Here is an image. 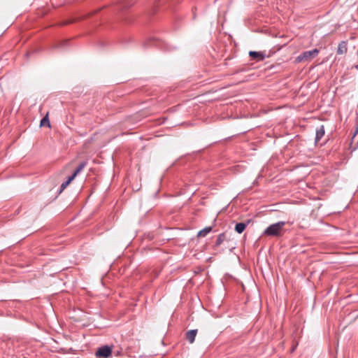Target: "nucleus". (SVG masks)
I'll return each mask as SVG.
<instances>
[{
    "instance_id": "nucleus-1",
    "label": "nucleus",
    "mask_w": 358,
    "mask_h": 358,
    "mask_svg": "<svg viewBox=\"0 0 358 358\" xmlns=\"http://www.w3.org/2000/svg\"><path fill=\"white\" fill-rule=\"evenodd\" d=\"M285 222L280 221L277 223L269 225L263 232V235L267 236H280Z\"/></svg>"
},
{
    "instance_id": "nucleus-2",
    "label": "nucleus",
    "mask_w": 358,
    "mask_h": 358,
    "mask_svg": "<svg viewBox=\"0 0 358 358\" xmlns=\"http://www.w3.org/2000/svg\"><path fill=\"white\" fill-rule=\"evenodd\" d=\"M319 53V50L315 48L311 50L305 51L300 54L296 58V61L297 62H303L309 61L313 58H315Z\"/></svg>"
},
{
    "instance_id": "nucleus-3",
    "label": "nucleus",
    "mask_w": 358,
    "mask_h": 358,
    "mask_svg": "<svg viewBox=\"0 0 358 358\" xmlns=\"http://www.w3.org/2000/svg\"><path fill=\"white\" fill-rule=\"evenodd\" d=\"M111 348L108 345L100 347L96 350L95 355L97 357L108 358L111 355Z\"/></svg>"
},
{
    "instance_id": "nucleus-4",
    "label": "nucleus",
    "mask_w": 358,
    "mask_h": 358,
    "mask_svg": "<svg viewBox=\"0 0 358 358\" xmlns=\"http://www.w3.org/2000/svg\"><path fill=\"white\" fill-rule=\"evenodd\" d=\"M197 329H192L186 332L185 338L189 343H193L197 334Z\"/></svg>"
},
{
    "instance_id": "nucleus-5",
    "label": "nucleus",
    "mask_w": 358,
    "mask_h": 358,
    "mask_svg": "<svg viewBox=\"0 0 358 358\" xmlns=\"http://www.w3.org/2000/svg\"><path fill=\"white\" fill-rule=\"evenodd\" d=\"M249 55L252 59L259 62L263 61L265 59V55L261 52L250 51Z\"/></svg>"
},
{
    "instance_id": "nucleus-6",
    "label": "nucleus",
    "mask_w": 358,
    "mask_h": 358,
    "mask_svg": "<svg viewBox=\"0 0 358 358\" xmlns=\"http://www.w3.org/2000/svg\"><path fill=\"white\" fill-rule=\"evenodd\" d=\"M348 51V43L347 41H343L339 43L337 48V54L338 55H343L345 54Z\"/></svg>"
},
{
    "instance_id": "nucleus-7",
    "label": "nucleus",
    "mask_w": 358,
    "mask_h": 358,
    "mask_svg": "<svg viewBox=\"0 0 358 358\" xmlns=\"http://www.w3.org/2000/svg\"><path fill=\"white\" fill-rule=\"evenodd\" d=\"M324 127L323 125L320 126L319 128L317 129L315 138V141L316 143L319 142L320 139L324 136Z\"/></svg>"
},
{
    "instance_id": "nucleus-8",
    "label": "nucleus",
    "mask_w": 358,
    "mask_h": 358,
    "mask_svg": "<svg viewBox=\"0 0 358 358\" xmlns=\"http://www.w3.org/2000/svg\"><path fill=\"white\" fill-rule=\"evenodd\" d=\"M248 222H249V221H248L247 223H244V222L237 223L235 226V231L238 234L243 233L244 231V230L245 229V228L247 227Z\"/></svg>"
},
{
    "instance_id": "nucleus-9",
    "label": "nucleus",
    "mask_w": 358,
    "mask_h": 358,
    "mask_svg": "<svg viewBox=\"0 0 358 358\" xmlns=\"http://www.w3.org/2000/svg\"><path fill=\"white\" fill-rule=\"evenodd\" d=\"M212 227H206L198 232L197 237H205L208 234L212 231Z\"/></svg>"
},
{
    "instance_id": "nucleus-10",
    "label": "nucleus",
    "mask_w": 358,
    "mask_h": 358,
    "mask_svg": "<svg viewBox=\"0 0 358 358\" xmlns=\"http://www.w3.org/2000/svg\"><path fill=\"white\" fill-rule=\"evenodd\" d=\"M87 162H83L80 164V165L77 167V169L75 170L74 173L71 176H73V179L76 178V176L86 166Z\"/></svg>"
},
{
    "instance_id": "nucleus-11",
    "label": "nucleus",
    "mask_w": 358,
    "mask_h": 358,
    "mask_svg": "<svg viewBox=\"0 0 358 358\" xmlns=\"http://www.w3.org/2000/svg\"><path fill=\"white\" fill-rule=\"evenodd\" d=\"M73 180V176H69L68 179L63 182L60 186V192H62L66 187L71 183V182Z\"/></svg>"
},
{
    "instance_id": "nucleus-12",
    "label": "nucleus",
    "mask_w": 358,
    "mask_h": 358,
    "mask_svg": "<svg viewBox=\"0 0 358 358\" xmlns=\"http://www.w3.org/2000/svg\"><path fill=\"white\" fill-rule=\"evenodd\" d=\"M225 238L226 236L224 233L219 234L215 241V246H220L224 242Z\"/></svg>"
},
{
    "instance_id": "nucleus-13",
    "label": "nucleus",
    "mask_w": 358,
    "mask_h": 358,
    "mask_svg": "<svg viewBox=\"0 0 358 358\" xmlns=\"http://www.w3.org/2000/svg\"><path fill=\"white\" fill-rule=\"evenodd\" d=\"M41 126H48V127H50V123L48 117V115L41 120Z\"/></svg>"
},
{
    "instance_id": "nucleus-14",
    "label": "nucleus",
    "mask_w": 358,
    "mask_h": 358,
    "mask_svg": "<svg viewBox=\"0 0 358 358\" xmlns=\"http://www.w3.org/2000/svg\"><path fill=\"white\" fill-rule=\"evenodd\" d=\"M75 20H70L64 21L62 24V25L69 24L73 22Z\"/></svg>"
},
{
    "instance_id": "nucleus-15",
    "label": "nucleus",
    "mask_w": 358,
    "mask_h": 358,
    "mask_svg": "<svg viewBox=\"0 0 358 358\" xmlns=\"http://www.w3.org/2000/svg\"><path fill=\"white\" fill-rule=\"evenodd\" d=\"M132 5V3H124V7L125 8H129V6H131Z\"/></svg>"
},
{
    "instance_id": "nucleus-16",
    "label": "nucleus",
    "mask_w": 358,
    "mask_h": 358,
    "mask_svg": "<svg viewBox=\"0 0 358 358\" xmlns=\"http://www.w3.org/2000/svg\"><path fill=\"white\" fill-rule=\"evenodd\" d=\"M357 133H358V127L357 128V130H356V131H355V135L356 134H357Z\"/></svg>"
},
{
    "instance_id": "nucleus-17",
    "label": "nucleus",
    "mask_w": 358,
    "mask_h": 358,
    "mask_svg": "<svg viewBox=\"0 0 358 358\" xmlns=\"http://www.w3.org/2000/svg\"><path fill=\"white\" fill-rule=\"evenodd\" d=\"M355 67L358 69V64L357 65H355Z\"/></svg>"
}]
</instances>
